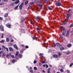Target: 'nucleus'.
Segmentation results:
<instances>
[{
    "label": "nucleus",
    "mask_w": 73,
    "mask_h": 73,
    "mask_svg": "<svg viewBox=\"0 0 73 73\" xmlns=\"http://www.w3.org/2000/svg\"><path fill=\"white\" fill-rule=\"evenodd\" d=\"M66 16L67 19L65 21V22L62 24V25H66V24H68L67 21H68V19H69V17H70V15L68 14Z\"/></svg>",
    "instance_id": "obj_1"
},
{
    "label": "nucleus",
    "mask_w": 73,
    "mask_h": 73,
    "mask_svg": "<svg viewBox=\"0 0 73 73\" xmlns=\"http://www.w3.org/2000/svg\"><path fill=\"white\" fill-rule=\"evenodd\" d=\"M66 31H64L63 32L61 36L60 37L61 39H62V38H63V37H64V36H65V34H66Z\"/></svg>",
    "instance_id": "obj_2"
},
{
    "label": "nucleus",
    "mask_w": 73,
    "mask_h": 73,
    "mask_svg": "<svg viewBox=\"0 0 73 73\" xmlns=\"http://www.w3.org/2000/svg\"><path fill=\"white\" fill-rule=\"evenodd\" d=\"M23 5H24V3H23L20 4L19 7L20 10H21V9H23Z\"/></svg>",
    "instance_id": "obj_3"
},
{
    "label": "nucleus",
    "mask_w": 73,
    "mask_h": 73,
    "mask_svg": "<svg viewBox=\"0 0 73 73\" xmlns=\"http://www.w3.org/2000/svg\"><path fill=\"white\" fill-rule=\"evenodd\" d=\"M55 4L56 6H58V7H60V6L61 5V3L60 2H56Z\"/></svg>",
    "instance_id": "obj_4"
},
{
    "label": "nucleus",
    "mask_w": 73,
    "mask_h": 73,
    "mask_svg": "<svg viewBox=\"0 0 73 73\" xmlns=\"http://www.w3.org/2000/svg\"><path fill=\"white\" fill-rule=\"evenodd\" d=\"M69 31H67L66 34L65 35L66 37H68L69 36Z\"/></svg>",
    "instance_id": "obj_5"
},
{
    "label": "nucleus",
    "mask_w": 73,
    "mask_h": 73,
    "mask_svg": "<svg viewBox=\"0 0 73 73\" xmlns=\"http://www.w3.org/2000/svg\"><path fill=\"white\" fill-rule=\"evenodd\" d=\"M60 30H62V31L63 30V31H67L66 30H65V27H62L60 28Z\"/></svg>",
    "instance_id": "obj_6"
},
{
    "label": "nucleus",
    "mask_w": 73,
    "mask_h": 73,
    "mask_svg": "<svg viewBox=\"0 0 73 73\" xmlns=\"http://www.w3.org/2000/svg\"><path fill=\"white\" fill-rule=\"evenodd\" d=\"M0 28L1 29V31H4V27L3 26H0Z\"/></svg>",
    "instance_id": "obj_7"
},
{
    "label": "nucleus",
    "mask_w": 73,
    "mask_h": 73,
    "mask_svg": "<svg viewBox=\"0 0 73 73\" xmlns=\"http://www.w3.org/2000/svg\"><path fill=\"white\" fill-rule=\"evenodd\" d=\"M14 47L15 48L17 49V50H18V48L17 47V45L16 44H15L14 45Z\"/></svg>",
    "instance_id": "obj_8"
},
{
    "label": "nucleus",
    "mask_w": 73,
    "mask_h": 73,
    "mask_svg": "<svg viewBox=\"0 0 73 73\" xmlns=\"http://www.w3.org/2000/svg\"><path fill=\"white\" fill-rule=\"evenodd\" d=\"M70 53V51H68L66 52V54L67 55H68V54H69Z\"/></svg>",
    "instance_id": "obj_9"
},
{
    "label": "nucleus",
    "mask_w": 73,
    "mask_h": 73,
    "mask_svg": "<svg viewBox=\"0 0 73 73\" xmlns=\"http://www.w3.org/2000/svg\"><path fill=\"white\" fill-rule=\"evenodd\" d=\"M28 2H29V1H28V0H27L25 2V5H27L28 3Z\"/></svg>",
    "instance_id": "obj_10"
},
{
    "label": "nucleus",
    "mask_w": 73,
    "mask_h": 73,
    "mask_svg": "<svg viewBox=\"0 0 73 73\" xmlns=\"http://www.w3.org/2000/svg\"><path fill=\"white\" fill-rule=\"evenodd\" d=\"M11 56V54H7L6 55L7 57H10Z\"/></svg>",
    "instance_id": "obj_11"
},
{
    "label": "nucleus",
    "mask_w": 73,
    "mask_h": 73,
    "mask_svg": "<svg viewBox=\"0 0 73 73\" xmlns=\"http://www.w3.org/2000/svg\"><path fill=\"white\" fill-rule=\"evenodd\" d=\"M6 26L7 27H8V28H10V27H11V25L9 24H8L6 25Z\"/></svg>",
    "instance_id": "obj_12"
},
{
    "label": "nucleus",
    "mask_w": 73,
    "mask_h": 73,
    "mask_svg": "<svg viewBox=\"0 0 73 73\" xmlns=\"http://www.w3.org/2000/svg\"><path fill=\"white\" fill-rule=\"evenodd\" d=\"M19 0H18L17 1L15 2H14V3L15 4H18L19 2Z\"/></svg>",
    "instance_id": "obj_13"
},
{
    "label": "nucleus",
    "mask_w": 73,
    "mask_h": 73,
    "mask_svg": "<svg viewBox=\"0 0 73 73\" xmlns=\"http://www.w3.org/2000/svg\"><path fill=\"white\" fill-rule=\"evenodd\" d=\"M9 50L11 52H12L13 50V48L11 47H10V48H9Z\"/></svg>",
    "instance_id": "obj_14"
},
{
    "label": "nucleus",
    "mask_w": 73,
    "mask_h": 73,
    "mask_svg": "<svg viewBox=\"0 0 73 73\" xmlns=\"http://www.w3.org/2000/svg\"><path fill=\"white\" fill-rule=\"evenodd\" d=\"M53 57L54 58L55 57V58H57V57H58V55H53Z\"/></svg>",
    "instance_id": "obj_15"
},
{
    "label": "nucleus",
    "mask_w": 73,
    "mask_h": 73,
    "mask_svg": "<svg viewBox=\"0 0 73 73\" xmlns=\"http://www.w3.org/2000/svg\"><path fill=\"white\" fill-rule=\"evenodd\" d=\"M67 46L68 48H70L72 46V44H68Z\"/></svg>",
    "instance_id": "obj_16"
},
{
    "label": "nucleus",
    "mask_w": 73,
    "mask_h": 73,
    "mask_svg": "<svg viewBox=\"0 0 73 73\" xmlns=\"http://www.w3.org/2000/svg\"><path fill=\"white\" fill-rule=\"evenodd\" d=\"M36 20L38 21L39 20V19H40V17H36Z\"/></svg>",
    "instance_id": "obj_17"
},
{
    "label": "nucleus",
    "mask_w": 73,
    "mask_h": 73,
    "mask_svg": "<svg viewBox=\"0 0 73 73\" xmlns=\"http://www.w3.org/2000/svg\"><path fill=\"white\" fill-rule=\"evenodd\" d=\"M19 51H17L16 52V55H15V56L16 57L17 56V55H18V54H19Z\"/></svg>",
    "instance_id": "obj_18"
},
{
    "label": "nucleus",
    "mask_w": 73,
    "mask_h": 73,
    "mask_svg": "<svg viewBox=\"0 0 73 73\" xmlns=\"http://www.w3.org/2000/svg\"><path fill=\"white\" fill-rule=\"evenodd\" d=\"M35 3H38L39 2V0H36L35 1H34Z\"/></svg>",
    "instance_id": "obj_19"
},
{
    "label": "nucleus",
    "mask_w": 73,
    "mask_h": 73,
    "mask_svg": "<svg viewBox=\"0 0 73 73\" xmlns=\"http://www.w3.org/2000/svg\"><path fill=\"white\" fill-rule=\"evenodd\" d=\"M5 42V40H2L0 41V43H3V42Z\"/></svg>",
    "instance_id": "obj_20"
},
{
    "label": "nucleus",
    "mask_w": 73,
    "mask_h": 73,
    "mask_svg": "<svg viewBox=\"0 0 73 73\" xmlns=\"http://www.w3.org/2000/svg\"><path fill=\"white\" fill-rule=\"evenodd\" d=\"M8 16V14L7 13L4 15V17H7Z\"/></svg>",
    "instance_id": "obj_21"
},
{
    "label": "nucleus",
    "mask_w": 73,
    "mask_h": 73,
    "mask_svg": "<svg viewBox=\"0 0 73 73\" xmlns=\"http://www.w3.org/2000/svg\"><path fill=\"white\" fill-rule=\"evenodd\" d=\"M19 5L15 7V10H16V9H17V8H18V7H19Z\"/></svg>",
    "instance_id": "obj_22"
},
{
    "label": "nucleus",
    "mask_w": 73,
    "mask_h": 73,
    "mask_svg": "<svg viewBox=\"0 0 73 73\" xmlns=\"http://www.w3.org/2000/svg\"><path fill=\"white\" fill-rule=\"evenodd\" d=\"M34 69L35 70H37V67H34Z\"/></svg>",
    "instance_id": "obj_23"
},
{
    "label": "nucleus",
    "mask_w": 73,
    "mask_h": 73,
    "mask_svg": "<svg viewBox=\"0 0 73 73\" xmlns=\"http://www.w3.org/2000/svg\"><path fill=\"white\" fill-rule=\"evenodd\" d=\"M6 41L7 42H9V38H7L6 39Z\"/></svg>",
    "instance_id": "obj_24"
},
{
    "label": "nucleus",
    "mask_w": 73,
    "mask_h": 73,
    "mask_svg": "<svg viewBox=\"0 0 73 73\" xmlns=\"http://www.w3.org/2000/svg\"><path fill=\"white\" fill-rule=\"evenodd\" d=\"M64 47H61L60 48V50H64Z\"/></svg>",
    "instance_id": "obj_25"
},
{
    "label": "nucleus",
    "mask_w": 73,
    "mask_h": 73,
    "mask_svg": "<svg viewBox=\"0 0 73 73\" xmlns=\"http://www.w3.org/2000/svg\"><path fill=\"white\" fill-rule=\"evenodd\" d=\"M6 56V55L5 54V53H3L2 54V56H3V57H4V56Z\"/></svg>",
    "instance_id": "obj_26"
},
{
    "label": "nucleus",
    "mask_w": 73,
    "mask_h": 73,
    "mask_svg": "<svg viewBox=\"0 0 73 73\" xmlns=\"http://www.w3.org/2000/svg\"><path fill=\"white\" fill-rule=\"evenodd\" d=\"M56 45L57 46H59V45H60V43H56Z\"/></svg>",
    "instance_id": "obj_27"
},
{
    "label": "nucleus",
    "mask_w": 73,
    "mask_h": 73,
    "mask_svg": "<svg viewBox=\"0 0 73 73\" xmlns=\"http://www.w3.org/2000/svg\"><path fill=\"white\" fill-rule=\"evenodd\" d=\"M38 6L40 7H42V5H41L40 4H38Z\"/></svg>",
    "instance_id": "obj_28"
},
{
    "label": "nucleus",
    "mask_w": 73,
    "mask_h": 73,
    "mask_svg": "<svg viewBox=\"0 0 73 73\" xmlns=\"http://www.w3.org/2000/svg\"><path fill=\"white\" fill-rule=\"evenodd\" d=\"M73 27V23L72 24L70 25V28H72Z\"/></svg>",
    "instance_id": "obj_29"
},
{
    "label": "nucleus",
    "mask_w": 73,
    "mask_h": 73,
    "mask_svg": "<svg viewBox=\"0 0 73 73\" xmlns=\"http://www.w3.org/2000/svg\"><path fill=\"white\" fill-rule=\"evenodd\" d=\"M4 33H2V36H1V38H3L4 37Z\"/></svg>",
    "instance_id": "obj_30"
},
{
    "label": "nucleus",
    "mask_w": 73,
    "mask_h": 73,
    "mask_svg": "<svg viewBox=\"0 0 73 73\" xmlns=\"http://www.w3.org/2000/svg\"><path fill=\"white\" fill-rule=\"evenodd\" d=\"M67 73H70V70H67Z\"/></svg>",
    "instance_id": "obj_31"
},
{
    "label": "nucleus",
    "mask_w": 73,
    "mask_h": 73,
    "mask_svg": "<svg viewBox=\"0 0 73 73\" xmlns=\"http://www.w3.org/2000/svg\"><path fill=\"white\" fill-rule=\"evenodd\" d=\"M48 8L49 10H52V8H50V7H48Z\"/></svg>",
    "instance_id": "obj_32"
},
{
    "label": "nucleus",
    "mask_w": 73,
    "mask_h": 73,
    "mask_svg": "<svg viewBox=\"0 0 73 73\" xmlns=\"http://www.w3.org/2000/svg\"><path fill=\"white\" fill-rule=\"evenodd\" d=\"M73 63H72V64H71L69 65L70 67H71V66H73Z\"/></svg>",
    "instance_id": "obj_33"
},
{
    "label": "nucleus",
    "mask_w": 73,
    "mask_h": 73,
    "mask_svg": "<svg viewBox=\"0 0 73 73\" xmlns=\"http://www.w3.org/2000/svg\"><path fill=\"white\" fill-rule=\"evenodd\" d=\"M58 54L59 56H60L61 55V53H60V52H58Z\"/></svg>",
    "instance_id": "obj_34"
},
{
    "label": "nucleus",
    "mask_w": 73,
    "mask_h": 73,
    "mask_svg": "<svg viewBox=\"0 0 73 73\" xmlns=\"http://www.w3.org/2000/svg\"><path fill=\"white\" fill-rule=\"evenodd\" d=\"M4 5V3H0V5Z\"/></svg>",
    "instance_id": "obj_35"
},
{
    "label": "nucleus",
    "mask_w": 73,
    "mask_h": 73,
    "mask_svg": "<svg viewBox=\"0 0 73 73\" xmlns=\"http://www.w3.org/2000/svg\"><path fill=\"white\" fill-rule=\"evenodd\" d=\"M42 64H45V63H46V62H45L44 61H43L42 62Z\"/></svg>",
    "instance_id": "obj_36"
},
{
    "label": "nucleus",
    "mask_w": 73,
    "mask_h": 73,
    "mask_svg": "<svg viewBox=\"0 0 73 73\" xmlns=\"http://www.w3.org/2000/svg\"><path fill=\"white\" fill-rule=\"evenodd\" d=\"M19 57L21 58H22V55H21V54H20L19 55Z\"/></svg>",
    "instance_id": "obj_37"
},
{
    "label": "nucleus",
    "mask_w": 73,
    "mask_h": 73,
    "mask_svg": "<svg viewBox=\"0 0 73 73\" xmlns=\"http://www.w3.org/2000/svg\"><path fill=\"white\" fill-rule=\"evenodd\" d=\"M60 71L61 72H64V70H63L62 69H61Z\"/></svg>",
    "instance_id": "obj_38"
},
{
    "label": "nucleus",
    "mask_w": 73,
    "mask_h": 73,
    "mask_svg": "<svg viewBox=\"0 0 73 73\" xmlns=\"http://www.w3.org/2000/svg\"><path fill=\"white\" fill-rule=\"evenodd\" d=\"M36 62H37V61H36V60H35L34 61V64H36Z\"/></svg>",
    "instance_id": "obj_39"
},
{
    "label": "nucleus",
    "mask_w": 73,
    "mask_h": 73,
    "mask_svg": "<svg viewBox=\"0 0 73 73\" xmlns=\"http://www.w3.org/2000/svg\"><path fill=\"white\" fill-rule=\"evenodd\" d=\"M31 5H32L34 4V2H31Z\"/></svg>",
    "instance_id": "obj_40"
},
{
    "label": "nucleus",
    "mask_w": 73,
    "mask_h": 73,
    "mask_svg": "<svg viewBox=\"0 0 73 73\" xmlns=\"http://www.w3.org/2000/svg\"><path fill=\"white\" fill-rule=\"evenodd\" d=\"M3 20V18L0 17V20Z\"/></svg>",
    "instance_id": "obj_41"
},
{
    "label": "nucleus",
    "mask_w": 73,
    "mask_h": 73,
    "mask_svg": "<svg viewBox=\"0 0 73 73\" xmlns=\"http://www.w3.org/2000/svg\"><path fill=\"white\" fill-rule=\"evenodd\" d=\"M2 46L3 47V48H4L5 49V46L4 45H2Z\"/></svg>",
    "instance_id": "obj_42"
},
{
    "label": "nucleus",
    "mask_w": 73,
    "mask_h": 73,
    "mask_svg": "<svg viewBox=\"0 0 73 73\" xmlns=\"http://www.w3.org/2000/svg\"><path fill=\"white\" fill-rule=\"evenodd\" d=\"M40 66H41V65H42V64H41V63H39L38 64Z\"/></svg>",
    "instance_id": "obj_43"
},
{
    "label": "nucleus",
    "mask_w": 73,
    "mask_h": 73,
    "mask_svg": "<svg viewBox=\"0 0 73 73\" xmlns=\"http://www.w3.org/2000/svg\"><path fill=\"white\" fill-rule=\"evenodd\" d=\"M49 2H50V0H48V1H46V3H49Z\"/></svg>",
    "instance_id": "obj_44"
},
{
    "label": "nucleus",
    "mask_w": 73,
    "mask_h": 73,
    "mask_svg": "<svg viewBox=\"0 0 73 73\" xmlns=\"http://www.w3.org/2000/svg\"><path fill=\"white\" fill-rule=\"evenodd\" d=\"M5 49H6V50L7 51V52H8V48H6Z\"/></svg>",
    "instance_id": "obj_45"
},
{
    "label": "nucleus",
    "mask_w": 73,
    "mask_h": 73,
    "mask_svg": "<svg viewBox=\"0 0 73 73\" xmlns=\"http://www.w3.org/2000/svg\"><path fill=\"white\" fill-rule=\"evenodd\" d=\"M31 7L30 5H29V6L28 7V9H30V7Z\"/></svg>",
    "instance_id": "obj_46"
},
{
    "label": "nucleus",
    "mask_w": 73,
    "mask_h": 73,
    "mask_svg": "<svg viewBox=\"0 0 73 73\" xmlns=\"http://www.w3.org/2000/svg\"><path fill=\"white\" fill-rule=\"evenodd\" d=\"M44 45H48L47 43H44Z\"/></svg>",
    "instance_id": "obj_47"
},
{
    "label": "nucleus",
    "mask_w": 73,
    "mask_h": 73,
    "mask_svg": "<svg viewBox=\"0 0 73 73\" xmlns=\"http://www.w3.org/2000/svg\"><path fill=\"white\" fill-rule=\"evenodd\" d=\"M12 62H15V60L13 59V60H12Z\"/></svg>",
    "instance_id": "obj_48"
},
{
    "label": "nucleus",
    "mask_w": 73,
    "mask_h": 73,
    "mask_svg": "<svg viewBox=\"0 0 73 73\" xmlns=\"http://www.w3.org/2000/svg\"><path fill=\"white\" fill-rule=\"evenodd\" d=\"M14 4L13 3H12L10 5H11V6H13V5Z\"/></svg>",
    "instance_id": "obj_49"
},
{
    "label": "nucleus",
    "mask_w": 73,
    "mask_h": 73,
    "mask_svg": "<svg viewBox=\"0 0 73 73\" xmlns=\"http://www.w3.org/2000/svg\"><path fill=\"white\" fill-rule=\"evenodd\" d=\"M39 29H40L38 27H37L36 28V30L37 31H38V30H39Z\"/></svg>",
    "instance_id": "obj_50"
},
{
    "label": "nucleus",
    "mask_w": 73,
    "mask_h": 73,
    "mask_svg": "<svg viewBox=\"0 0 73 73\" xmlns=\"http://www.w3.org/2000/svg\"><path fill=\"white\" fill-rule=\"evenodd\" d=\"M4 1H5V2H7L8 1V0H3Z\"/></svg>",
    "instance_id": "obj_51"
},
{
    "label": "nucleus",
    "mask_w": 73,
    "mask_h": 73,
    "mask_svg": "<svg viewBox=\"0 0 73 73\" xmlns=\"http://www.w3.org/2000/svg\"><path fill=\"white\" fill-rule=\"evenodd\" d=\"M56 43L55 44H54V47H56Z\"/></svg>",
    "instance_id": "obj_52"
},
{
    "label": "nucleus",
    "mask_w": 73,
    "mask_h": 73,
    "mask_svg": "<svg viewBox=\"0 0 73 73\" xmlns=\"http://www.w3.org/2000/svg\"><path fill=\"white\" fill-rule=\"evenodd\" d=\"M3 52V51H1L0 52V54H1V53H2Z\"/></svg>",
    "instance_id": "obj_53"
},
{
    "label": "nucleus",
    "mask_w": 73,
    "mask_h": 73,
    "mask_svg": "<svg viewBox=\"0 0 73 73\" xmlns=\"http://www.w3.org/2000/svg\"><path fill=\"white\" fill-rule=\"evenodd\" d=\"M29 48V47H28V46H25V48Z\"/></svg>",
    "instance_id": "obj_54"
},
{
    "label": "nucleus",
    "mask_w": 73,
    "mask_h": 73,
    "mask_svg": "<svg viewBox=\"0 0 73 73\" xmlns=\"http://www.w3.org/2000/svg\"><path fill=\"white\" fill-rule=\"evenodd\" d=\"M11 57H12V58H13L14 57V55H11Z\"/></svg>",
    "instance_id": "obj_55"
},
{
    "label": "nucleus",
    "mask_w": 73,
    "mask_h": 73,
    "mask_svg": "<svg viewBox=\"0 0 73 73\" xmlns=\"http://www.w3.org/2000/svg\"><path fill=\"white\" fill-rule=\"evenodd\" d=\"M42 72H43V73H45V70H42Z\"/></svg>",
    "instance_id": "obj_56"
},
{
    "label": "nucleus",
    "mask_w": 73,
    "mask_h": 73,
    "mask_svg": "<svg viewBox=\"0 0 73 73\" xmlns=\"http://www.w3.org/2000/svg\"><path fill=\"white\" fill-rule=\"evenodd\" d=\"M36 37H33V38L34 40H35V39H36Z\"/></svg>",
    "instance_id": "obj_57"
},
{
    "label": "nucleus",
    "mask_w": 73,
    "mask_h": 73,
    "mask_svg": "<svg viewBox=\"0 0 73 73\" xmlns=\"http://www.w3.org/2000/svg\"><path fill=\"white\" fill-rule=\"evenodd\" d=\"M46 68H48V65H46Z\"/></svg>",
    "instance_id": "obj_58"
},
{
    "label": "nucleus",
    "mask_w": 73,
    "mask_h": 73,
    "mask_svg": "<svg viewBox=\"0 0 73 73\" xmlns=\"http://www.w3.org/2000/svg\"><path fill=\"white\" fill-rule=\"evenodd\" d=\"M47 1V0H44V3H46V2Z\"/></svg>",
    "instance_id": "obj_59"
},
{
    "label": "nucleus",
    "mask_w": 73,
    "mask_h": 73,
    "mask_svg": "<svg viewBox=\"0 0 73 73\" xmlns=\"http://www.w3.org/2000/svg\"><path fill=\"white\" fill-rule=\"evenodd\" d=\"M30 72H31V73H33V71L32 70L30 71Z\"/></svg>",
    "instance_id": "obj_60"
},
{
    "label": "nucleus",
    "mask_w": 73,
    "mask_h": 73,
    "mask_svg": "<svg viewBox=\"0 0 73 73\" xmlns=\"http://www.w3.org/2000/svg\"><path fill=\"white\" fill-rule=\"evenodd\" d=\"M46 64H43V67H45V66H46Z\"/></svg>",
    "instance_id": "obj_61"
},
{
    "label": "nucleus",
    "mask_w": 73,
    "mask_h": 73,
    "mask_svg": "<svg viewBox=\"0 0 73 73\" xmlns=\"http://www.w3.org/2000/svg\"><path fill=\"white\" fill-rule=\"evenodd\" d=\"M48 73H50V71L49 70H48Z\"/></svg>",
    "instance_id": "obj_62"
},
{
    "label": "nucleus",
    "mask_w": 73,
    "mask_h": 73,
    "mask_svg": "<svg viewBox=\"0 0 73 73\" xmlns=\"http://www.w3.org/2000/svg\"><path fill=\"white\" fill-rule=\"evenodd\" d=\"M13 39H12L11 40V42H13Z\"/></svg>",
    "instance_id": "obj_63"
},
{
    "label": "nucleus",
    "mask_w": 73,
    "mask_h": 73,
    "mask_svg": "<svg viewBox=\"0 0 73 73\" xmlns=\"http://www.w3.org/2000/svg\"><path fill=\"white\" fill-rule=\"evenodd\" d=\"M50 70V68H49L48 69V70Z\"/></svg>",
    "instance_id": "obj_64"
}]
</instances>
